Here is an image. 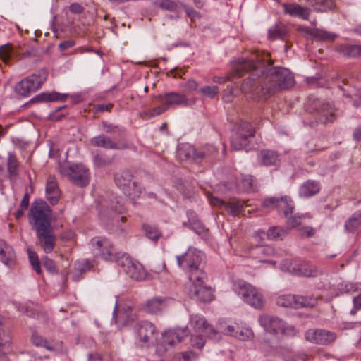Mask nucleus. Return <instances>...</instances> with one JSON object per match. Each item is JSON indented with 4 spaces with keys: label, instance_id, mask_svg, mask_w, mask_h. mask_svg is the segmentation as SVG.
<instances>
[{
    "label": "nucleus",
    "instance_id": "obj_1",
    "mask_svg": "<svg viewBox=\"0 0 361 361\" xmlns=\"http://www.w3.org/2000/svg\"><path fill=\"white\" fill-rule=\"evenodd\" d=\"M272 64L269 54L255 55L249 59L235 61L231 75L242 77L245 73H250L249 78L243 82V90L252 92L260 88L264 96L293 87L295 84L293 73L283 67L267 68Z\"/></svg>",
    "mask_w": 361,
    "mask_h": 361
},
{
    "label": "nucleus",
    "instance_id": "obj_2",
    "mask_svg": "<svg viewBox=\"0 0 361 361\" xmlns=\"http://www.w3.org/2000/svg\"><path fill=\"white\" fill-rule=\"evenodd\" d=\"M178 264L188 276L189 281L206 279L202 255L196 249L189 248L182 256H177Z\"/></svg>",
    "mask_w": 361,
    "mask_h": 361
},
{
    "label": "nucleus",
    "instance_id": "obj_3",
    "mask_svg": "<svg viewBox=\"0 0 361 361\" xmlns=\"http://www.w3.org/2000/svg\"><path fill=\"white\" fill-rule=\"evenodd\" d=\"M28 216L34 231L51 226L52 212L43 200H36L32 204Z\"/></svg>",
    "mask_w": 361,
    "mask_h": 361
},
{
    "label": "nucleus",
    "instance_id": "obj_4",
    "mask_svg": "<svg viewBox=\"0 0 361 361\" xmlns=\"http://www.w3.org/2000/svg\"><path fill=\"white\" fill-rule=\"evenodd\" d=\"M235 286V292L245 302L256 309L263 307L264 304L263 296L255 286L243 281L236 282Z\"/></svg>",
    "mask_w": 361,
    "mask_h": 361
},
{
    "label": "nucleus",
    "instance_id": "obj_5",
    "mask_svg": "<svg viewBox=\"0 0 361 361\" xmlns=\"http://www.w3.org/2000/svg\"><path fill=\"white\" fill-rule=\"evenodd\" d=\"M136 342L141 347H147L155 343L158 331L154 324L149 321H142L134 327Z\"/></svg>",
    "mask_w": 361,
    "mask_h": 361
},
{
    "label": "nucleus",
    "instance_id": "obj_6",
    "mask_svg": "<svg viewBox=\"0 0 361 361\" xmlns=\"http://www.w3.org/2000/svg\"><path fill=\"white\" fill-rule=\"evenodd\" d=\"M205 279L190 280L185 285V291L190 298L203 302H209L213 300L214 294L212 288L204 285Z\"/></svg>",
    "mask_w": 361,
    "mask_h": 361
},
{
    "label": "nucleus",
    "instance_id": "obj_7",
    "mask_svg": "<svg viewBox=\"0 0 361 361\" xmlns=\"http://www.w3.org/2000/svg\"><path fill=\"white\" fill-rule=\"evenodd\" d=\"M92 250L107 261L117 262L118 257L123 253L117 252L112 243L105 238H94L90 241Z\"/></svg>",
    "mask_w": 361,
    "mask_h": 361
},
{
    "label": "nucleus",
    "instance_id": "obj_8",
    "mask_svg": "<svg viewBox=\"0 0 361 361\" xmlns=\"http://www.w3.org/2000/svg\"><path fill=\"white\" fill-rule=\"evenodd\" d=\"M133 175L129 170H123L115 175L116 185L129 197L139 196L142 192L140 187L133 181Z\"/></svg>",
    "mask_w": 361,
    "mask_h": 361
},
{
    "label": "nucleus",
    "instance_id": "obj_9",
    "mask_svg": "<svg viewBox=\"0 0 361 361\" xmlns=\"http://www.w3.org/2000/svg\"><path fill=\"white\" fill-rule=\"evenodd\" d=\"M116 262L123 269V271L133 279L140 280L145 276L142 265L137 262H134L127 254L123 253L118 256Z\"/></svg>",
    "mask_w": 361,
    "mask_h": 361
},
{
    "label": "nucleus",
    "instance_id": "obj_10",
    "mask_svg": "<svg viewBox=\"0 0 361 361\" xmlns=\"http://www.w3.org/2000/svg\"><path fill=\"white\" fill-rule=\"evenodd\" d=\"M262 206L266 211L276 209L279 213H283L286 217L292 214L294 209L293 201L287 196L281 198L269 197L265 199L262 202Z\"/></svg>",
    "mask_w": 361,
    "mask_h": 361
},
{
    "label": "nucleus",
    "instance_id": "obj_11",
    "mask_svg": "<svg viewBox=\"0 0 361 361\" xmlns=\"http://www.w3.org/2000/svg\"><path fill=\"white\" fill-rule=\"evenodd\" d=\"M190 325L197 334H202L204 336L212 339H220L219 326L216 329H214L207 323L205 319L200 315H191Z\"/></svg>",
    "mask_w": 361,
    "mask_h": 361
},
{
    "label": "nucleus",
    "instance_id": "obj_12",
    "mask_svg": "<svg viewBox=\"0 0 361 361\" xmlns=\"http://www.w3.org/2000/svg\"><path fill=\"white\" fill-rule=\"evenodd\" d=\"M261 326L267 332L277 335L279 334H287L290 329L286 326L285 322L276 317L263 314L259 319Z\"/></svg>",
    "mask_w": 361,
    "mask_h": 361
},
{
    "label": "nucleus",
    "instance_id": "obj_13",
    "mask_svg": "<svg viewBox=\"0 0 361 361\" xmlns=\"http://www.w3.org/2000/svg\"><path fill=\"white\" fill-rule=\"evenodd\" d=\"M36 233L37 243V244L46 252H51L56 245V238L53 233L52 226L37 229Z\"/></svg>",
    "mask_w": 361,
    "mask_h": 361
},
{
    "label": "nucleus",
    "instance_id": "obj_14",
    "mask_svg": "<svg viewBox=\"0 0 361 361\" xmlns=\"http://www.w3.org/2000/svg\"><path fill=\"white\" fill-rule=\"evenodd\" d=\"M255 135V130L248 123H243L240 126L238 133L231 138V147L235 150L243 149L247 144V139Z\"/></svg>",
    "mask_w": 361,
    "mask_h": 361
},
{
    "label": "nucleus",
    "instance_id": "obj_15",
    "mask_svg": "<svg viewBox=\"0 0 361 361\" xmlns=\"http://www.w3.org/2000/svg\"><path fill=\"white\" fill-rule=\"evenodd\" d=\"M186 336L187 332L185 330L166 331L162 334L161 340L157 343V350L166 351L167 350V346L171 347L176 343H180Z\"/></svg>",
    "mask_w": 361,
    "mask_h": 361
},
{
    "label": "nucleus",
    "instance_id": "obj_16",
    "mask_svg": "<svg viewBox=\"0 0 361 361\" xmlns=\"http://www.w3.org/2000/svg\"><path fill=\"white\" fill-rule=\"evenodd\" d=\"M70 180L76 185L85 187L90 182L89 171L82 164H76L68 168Z\"/></svg>",
    "mask_w": 361,
    "mask_h": 361
},
{
    "label": "nucleus",
    "instance_id": "obj_17",
    "mask_svg": "<svg viewBox=\"0 0 361 361\" xmlns=\"http://www.w3.org/2000/svg\"><path fill=\"white\" fill-rule=\"evenodd\" d=\"M166 307V299L161 296H155L147 300L140 305V309L150 315L160 314Z\"/></svg>",
    "mask_w": 361,
    "mask_h": 361
},
{
    "label": "nucleus",
    "instance_id": "obj_18",
    "mask_svg": "<svg viewBox=\"0 0 361 361\" xmlns=\"http://www.w3.org/2000/svg\"><path fill=\"white\" fill-rule=\"evenodd\" d=\"M245 252L250 257L257 259L259 262H266L275 264L273 260H269L267 258L274 253V250L272 247L269 245H250L245 249Z\"/></svg>",
    "mask_w": 361,
    "mask_h": 361
},
{
    "label": "nucleus",
    "instance_id": "obj_19",
    "mask_svg": "<svg viewBox=\"0 0 361 361\" xmlns=\"http://www.w3.org/2000/svg\"><path fill=\"white\" fill-rule=\"evenodd\" d=\"M306 338L316 344L327 345L333 342L336 338V334L324 329H310L305 334Z\"/></svg>",
    "mask_w": 361,
    "mask_h": 361
},
{
    "label": "nucleus",
    "instance_id": "obj_20",
    "mask_svg": "<svg viewBox=\"0 0 361 361\" xmlns=\"http://www.w3.org/2000/svg\"><path fill=\"white\" fill-rule=\"evenodd\" d=\"M219 336L221 334H229L241 341H247L252 338V331L247 327L237 326H225L223 323L219 324Z\"/></svg>",
    "mask_w": 361,
    "mask_h": 361
},
{
    "label": "nucleus",
    "instance_id": "obj_21",
    "mask_svg": "<svg viewBox=\"0 0 361 361\" xmlns=\"http://www.w3.org/2000/svg\"><path fill=\"white\" fill-rule=\"evenodd\" d=\"M90 143L99 147H102L105 149H126L130 147V145L128 142H121L117 143L113 141L111 137L105 135H99L97 137H93L90 140Z\"/></svg>",
    "mask_w": 361,
    "mask_h": 361
},
{
    "label": "nucleus",
    "instance_id": "obj_22",
    "mask_svg": "<svg viewBox=\"0 0 361 361\" xmlns=\"http://www.w3.org/2000/svg\"><path fill=\"white\" fill-rule=\"evenodd\" d=\"M203 155L204 152H197V149L189 144L181 145L177 152V156L181 161L192 160L200 162V158Z\"/></svg>",
    "mask_w": 361,
    "mask_h": 361
},
{
    "label": "nucleus",
    "instance_id": "obj_23",
    "mask_svg": "<svg viewBox=\"0 0 361 361\" xmlns=\"http://www.w3.org/2000/svg\"><path fill=\"white\" fill-rule=\"evenodd\" d=\"M157 99L167 106V110L171 106L186 105L188 99L183 94L169 92L157 96Z\"/></svg>",
    "mask_w": 361,
    "mask_h": 361
},
{
    "label": "nucleus",
    "instance_id": "obj_24",
    "mask_svg": "<svg viewBox=\"0 0 361 361\" xmlns=\"http://www.w3.org/2000/svg\"><path fill=\"white\" fill-rule=\"evenodd\" d=\"M60 195L61 192L56 177L49 176L46 183V196L47 200L51 204H56L59 200Z\"/></svg>",
    "mask_w": 361,
    "mask_h": 361
},
{
    "label": "nucleus",
    "instance_id": "obj_25",
    "mask_svg": "<svg viewBox=\"0 0 361 361\" xmlns=\"http://www.w3.org/2000/svg\"><path fill=\"white\" fill-rule=\"evenodd\" d=\"M31 341L35 346L45 348L49 351H56L61 346V342L54 341V340L48 341L37 332L32 334Z\"/></svg>",
    "mask_w": 361,
    "mask_h": 361
},
{
    "label": "nucleus",
    "instance_id": "obj_26",
    "mask_svg": "<svg viewBox=\"0 0 361 361\" xmlns=\"http://www.w3.org/2000/svg\"><path fill=\"white\" fill-rule=\"evenodd\" d=\"M301 31L318 41L333 42L337 37L334 33L319 29L301 28Z\"/></svg>",
    "mask_w": 361,
    "mask_h": 361
},
{
    "label": "nucleus",
    "instance_id": "obj_27",
    "mask_svg": "<svg viewBox=\"0 0 361 361\" xmlns=\"http://www.w3.org/2000/svg\"><path fill=\"white\" fill-rule=\"evenodd\" d=\"M317 110L322 114L319 119L321 123L333 122L334 120V114L332 111V106L329 103H322L319 100L314 102Z\"/></svg>",
    "mask_w": 361,
    "mask_h": 361
},
{
    "label": "nucleus",
    "instance_id": "obj_28",
    "mask_svg": "<svg viewBox=\"0 0 361 361\" xmlns=\"http://www.w3.org/2000/svg\"><path fill=\"white\" fill-rule=\"evenodd\" d=\"M319 182L312 180L305 181L299 188V195L302 197H310L319 192Z\"/></svg>",
    "mask_w": 361,
    "mask_h": 361
},
{
    "label": "nucleus",
    "instance_id": "obj_29",
    "mask_svg": "<svg viewBox=\"0 0 361 361\" xmlns=\"http://www.w3.org/2000/svg\"><path fill=\"white\" fill-rule=\"evenodd\" d=\"M335 50L345 57H361V45L339 44L336 46Z\"/></svg>",
    "mask_w": 361,
    "mask_h": 361
},
{
    "label": "nucleus",
    "instance_id": "obj_30",
    "mask_svg": "<svg viewBox=\"0 0 361 361\" xmlns=\"http://www.w3.org/2000/svg\"><path fill=\"white\" fill-rule=\"evenodd\" d=\"M15 252L13 247L4 241L0 242V259L6 265L11 266L15 261Z\"/></svg>",
    "mask_w": 361,
    "mask_h": 361
},
{
    "label": "nucleus",
    "instance_id": "obj_31",
    "mask_svg": "<svg viewBox=\"0 0 361 361\" xmlns=\"http://www.w3.org/2000/svg\"><path fill=\"white\" fill-rule=\"evenodd\" d=\"M68 96L56 92H43L32 99V102L65 101Z\"/></svg>",
    "mask_w": 361,
    "mask_h": 361
},
{
    "label": "nucleus",
    "instance_id": "obj_32",
    "mask_svg": "<svg viewBox=\"0 0 361 361\" xmlns=\"http://www.w3.org/2000/svg\"><path fill=\"white\" fill-rule=\"evenodd\" d=\"M48 76L47 71L40 69L36 73L26 78L30 80V85L35 86V92L41 87L42 85L46 81Z\"/></svg>",
    "mask_w": 361,
    "mask_h": 361
},
{
    "label": "nucleus",
    "instance_id": "obj_33",
    "mask_svg": "<svg viewBox=\"0 0 361 361\" xmlns=\"http://www.w3.org/2000/svg\"><path fill=\"white\" fill-rule=\"evenodd\" d=\"M243 204L244 202L240 200L231 199L225 204V209L231 215L233 216H239L244 212Z\"/></svg>",
    "mask_w": 361,
    "mask_h": 361
},
{
    "label": "nucleus",
    "instance_id": "obj_34",
    "mask_svg": "<svg viewBox=\"0 0 361 361\" xmlns=\"http://www.w3.org/2000/svg\"><path fill=\"white\" fill-rule=\"evenodd\" d=\"M308 4L314 8L315 10L319 11H327L334 8L335 4L334 0H304Z\"/></svg>",
    "mask_w": 361,
    "mask_h": 361
},
{
    "label": "nucleus",
    "instance_id": "obj_35",
    "mask_svg": "<svg viewBox=\"0 0 361 361\" xmlns=\"http://www.w3.org/2000/svg\"><path fill=\"white\" fill-rule=\"evenodd\" d=\"M153 4L154 6L162 10L171 12L177 11L179 8L183 7V5L180 2H176L172 0H155L153 2Z\"/></svg>",
    "mask_w": 361,
    "mask_h": 361
},
{
    "label": "nucleus",
    "instance_id": "obj_36",
    "mask_svg": "<svg viewBox=\"0 0 361 361\" xmlns=\"http://www.w3.org/2000/svg\"><path fill=\"white\" fill-rule=\"evenodd\" d=\"M318 273L319 271L314 266L298 263L295 275L306 277H314L317 276Z\"/></svg>",
    "mask_w": 361,
    "mask_h": 361
},
{
    "label": "nucleus",
    "instance_id": "obj_37",
    "mask_svg": "<svg viewBox=\"0 0 361 361\" xmlns=\"http://www.w3.org/2000/svg\"><path fill=\"white\" fill-rule=\"evenodd\" d=\"M295 308L313 307L317 304V299L313 297L295 295Z\"/></svg>",
    "mask_w": 361,
    "mask_h": 361
},
{
    "label": "nucleus",
    "instance_id": "obj_38",
    "mask_svg": "<svg viewBox=\"0 0 361 361\" xmlns=\"http://www.w3.org/2000/svg\"><path fill=\"white\" fill-rule=\"evenodd\" d=\"M16 91L18 94L26 97L35 92V86L30 85V80L25 78L16 86Z\"/></svg>",
    "mask_w": 361,
    "mask_h": 361
},
{
    "label": "nucleus",
    "instance_id": "obj_39",
    "mask_svg": "<svg viewBox=\"0 0 361 361\" xmlns=\"http://www.w3.org/2000/svg\"><path fill=\"white\" fill-rule=\"evenodd\" d=\"M345 228L348 232H354L361 226V212L354 213L345 222Z\"/></svg>",
    "mask_w": 361,
    "mask_h": 361
},
{
    "label": "nucleus",
    "instance_id": "obj_40",
    "mask_svg": "<svg viewBox=\"0 0 361 361\" xmlns=\"http://www.w3.org/2000/svg\"><path fill=\"white\" fill-rule=\"evenodd\" d=\"M260 159L262 164L265 166L274 165L278 161L277 154L271 150H262L260 152Z\"/></svg>",
    "mask_w": 361,
    "mask_h": 361
},
{
    "label": "nucleus",
    "instance_id": "obj_41",
    "mask_svg": "<svg viewBox=\"0 0 361 361\" xmlns=\"http://www.w3.org/2000/svg\"><path fill=\"white\" fill-rule=\"evenodd\" d=\"M19 163L13 154H9L8 157L7 170L11 178H16L18 175Z\"/></svg>",
    "mask_w": 361,
    "mask_h": 361
},
{
    "label": "nucleus",
    "instance_id": "obj_42",
    "mask_svg": "<svg viewBox=\"0 0 361 361\" xmlns=\"http://www.w3.org/2000/svg\"><path fill=\"white\" fill-rule=\"evenodd\" d=\"M288 233V229L283 228L280 226H272L270 227L267 232V238L270 240H279L282 239Z\"/></svg>",
    "mask_w": 361,
    "mask_h": 361
},
{
    "label": "nucleus",
    "instance_id": "obj_43",
    "mask_svg": "<svg viewBox=\"0 0 361 361\" xmlns=\"http://www.w3.org/2000/svg\"><path fill=\"white\" fill-rule=\"evenodd\" d=\"M143 230L145 231V235L149 238L154 241H157L161 236V233L159 230V228L152 225L149 224H144L142 226Z\"/></svg>",
    "mask_w": 361,
    "mask_h": 361
},
{
    "label": "nucleus",
    "instance_id": "obj_44",
    "mask_svg": "<svg viewBox=\"0 0 361 361\" xmlns=\"http://www.w3.org/2000/svg\"><path fill=\"white\" fill-rule=\"evenodd\" d=\"M136 314H124L117 313L116 316V322L120 326H124L130 324L136 319Z\"/></svg>",
    "mask_w": 361,
    "mask_h": 361
},
{
    "label": "nucleus",
    "instance_id": "obj_45",
    "mask_svg": "<svg viewBox=\"0 0 361 361\" xmlns=\"http://www.w3.org/2000/svg\"><path fill=\"white\" fill-rule=\"evenodd\" d=\"M276 303L278 305L284 307L295 308V295H283L277 298Z\"/></svg>",
    "mask_w": 361,
    "mask_h": 361
},
{
    "label": "nucleus",
    "instance_id": "obj_46",
    "mask_svg": "<svg viewBox=\"0 0 361 361\" xmlns=\"http://www.w3.org/2000/svg\"><path fill=\"white\" fill-rule=\"evenodd\" d=\"M298 262L292 259H286L281 263V269L284 271L290 272L295 275Z\"/></svg>",
    "mask_w": 361,
    "mask_h": 361
},
{
    "label": "nucleus",
    "instance_id": "obj_47",
    "mask_svg": "<svg viewBox=\"0 0 361 361\" xmlns=\"http://www.w3.org/2000/svg\"><path fill=\"white\" fill-rule=\"evenodd\" d=\"M13 54V50L10 44H5L0 47V59L5 64H10V60Z\"/></svg>",
    "mask_w": 361,
    "mask_h": 361
},
{
    "label": "nucleus",
    "instance_id": "obj_48",
    "mask_svg": "<svg viewBox=\"0 0 361 361\" xmlns=\"http://www.w3.org/2000/svg\"><path fill=\"white\" fill-rule=\"evenodd\" d=\"M242 188L247 192H254L256 190V181L252 176H245L243 178Z\"/></svg>",
    "mask_w": 361,
    "mask_h": 361
},
{
    "label": "nucleus",
    "instance_id": "obj_49",
    "mask_svg": "<svg viewBox=\"0 0 361 361\" xmlns=\"http://www.w3.org/2000/svg\"><path fill=\"white\" fill-rule=\"evenodd\" d=\"M161 105L152 108L150 110L143 113L144 118H150L155 116H159L167 111V106L161 102Z\"/></svg>",
    "mask_w": 361,
    "mask_h": 361
},
{
    "label": "nucleus",
    "instance_id": "obj_50",
    "mask_svg": "<svg viewBox=\"0 0 361 361\" xmlns=\"http://www.w3.org/2000/svg\"><path fill=\"white\" fill-rule=\"evenodd\" d=\"M284 35L285 30L282 26L276 25L275 27L269 29L268 38L271 40L282 39Z\"/></svg>",
    "mask_w": 361,
    "mask_h": 361
},
{
    "label": "nucleus",
    "instance_id": "obj_51",
    "mask_svg": "<svg viewBox=\"0 0 361 361\" xmlns=\"http://www.w3.org/2000/svg\"><path fill=\"white\" fill-rule=\"evenodd\" d=\"M219 87L217 86H205L200 90V92L204 97L214 98L219 93Z\"/></svg>",
    "mask_w": 361,
    "mask_h": 361
},
{
    "label": "nucleus",
    "instance_id": "obj_52",
    "mask_svg": "<svg viewBox=\"0 0 361 361\" xmlns=\"http://www.w3.org/2000/svg\"><path fill=\"white\" fill-rule=\"evenodd\" d=\"M197 152H204V155L202 156V157L200 158V161H201L204 159L213 157L217 152L216 147L210 145H205L200 149H197Z\"/></svg>",
    "mask_w": 361,
    "mask_h": 361
},
{
    "label": "nucleus",
    "instance_id": "obj_53",
    "mask_svg": "<svg viewBox=\"0 0 361 361\" xmlns=\"http://www.w3.org/2000/svg\"><path fill=\"white\" fill-rule=\"evenodd\" d=\"M197 336H192L190 338L191 346L197 348H202L204 345L205 341L202 336H204L202 334H199Z\"/></svg>",
    "mask_w": 361,
    "mask_h": 361
},
{
    "label": "nucleus",
    "instance_id": "obj_54",
    "mask_svg": "<svg viewBox=\"0 0 361 361\" xmlns=\"http://www.w3.org/2000/svg\"><path fill=\"white\" fill-rule=\"evenodd\" d=\"M192 230H194L199 235H204L207 233V229L202 224L200 220L196 221H191L190 225L188 226Z\"/></svg>",
    "mask_w": 361,
    "mask_h": 361
},
{
    "label": "nucleus",
    "instance_id": "obj_55",
    "mask_svg": "<svg viewBox=\"0 0 361 361\" xmlns=\"http://www.w3.org/2000/svg\"><path fill=\"white\" fill-rule=\"evenodd\" d=\"M183 8H184L187 16L190 18L192 22H195L197 20L200 19V13L192 8L186 6L185 5H183Z\"/></svg>",
    "mask_w": 361,
    "mask_h": 361
},
{
    "label": "nucleus",
    "instance_id": "obj_56",
    "mask_svg": "<svg viewBox=\"0 0 361 361\" xmlns=\"http://www.w3.org/2000/svg\"><path fill=\"white\" fill-rule=\"evenodd\" d=\"M93 267L92 263L87 259L79 261L76 263V268L81 272L90 270Z\"/></svg>",
    "mask_w": 361,
    "mask_h": 361
},
{
    "label": "nucleus",
    "instance_id": "obj_57",
    "mask_svg": "<svg viewBox=\"0 0 361 361\" xmlns=\"http://www.w3.org/2000/svg\"><path fill=\"white\" fill-rule=\"evenodd\" d=\"M43 265L49 273H51V274L57 273V268L55 265L54 262L52 259H49L48 257L44 258Z\"/></svg>",
    "mask_w": 361,
    "mask_h": 361
},
{
    "label": "nucleus",
    "instance_id": "obj_58",
    "mask_svg": "<svg viewBox=\"0 0 361 361\" xmlns=\"http://www.w3.org/2000/svg\"><path fill=\"white\" fill-rule=\"evenodd\" d=\"M284 9L286 13L291 16H296L299 10H302V6L298 4H284Z\"/></svg>",
    "mask_w": 361,
    "mask_h": 361
},
{
    "label": "nucleus",
    "instance_id": "obj_59",
    "mask_svg": "<svg viewBox=\"0 0 361 361\" xmlns=\"http://www.w3.org/2000/svg\"><path fill=\"white\" fill-rule=\"evenodd\" d=\"M305 216L302 215V216H290V217H287L288 218V224L292 227V228H295L297 227L298 226H300L301 224V219L302 218H304Z\"/></svg>",
    "mask_w": 361,
    "mask_h": 361
},
{
    "label": "nucleus",
    "instance_id": "obj_60",
    "mask_svg": "<svg viewBox=\"0 0 361 361\" xmlns=\"http://www.w3.org/2000/svg\"><path fill=\"white\" fill-rule=\"evenodd\" d=\"M94 162L97 166L102 167L108 165L110 161L106 160L103 156L97 154L94 157Z\"/></svg>",
    "mask_w": 361,
    "mask_h": 361
},
{
    "label": "nucleus",
    "instance_id": "obj_61",
    "mask_svg": "<svg viewBox=\"0 0 361 361\" xmlns=\"http://www.w3.org/2000/svg\"><path fill=\"white\" fill-rule=\"evenodd\" d=\"M315 234V230L311 226H305L300 228V235L303 237L310 238Z\"/></svg>",
    "mask_w": 361,
    "mask_h": 361
},
{
    "label": "nucleus",
    "instance_id": "obj_62",
    "mask_svg": "<svg viewBox=\"0 0 361 361\" xmlns=\"http://www.w3.org/2000/svg\"><path fill=\"white\" fill-rule=\"evenodd\" d=\"M183 87L188 91H194L197 89L198 83L195 80L190 79L183 85Z\"/></svg>",
    "mask_w": 361,
    "mask_h": 361
},
{
    "label": "nucleus",
    "instance_id": "obj_63",
    "mask_svg": "<svg viewBox=\"0 0 361 361\" xmlns=\"http://www.w3.org/2000/svg\"><path fill=\"white\" fill-rule=\"evenodd\" d=\"M133 304H124L121 307L118 313L133 314Z\"/></svg>",
    "mask_w": 361,
    "mask_h": 361
},
{
    "label": "nucleus",
    "instance_id": "obj_64",
    "mask_svg": "<svg viewBox=\"0 0 361 361\" xmlns=\"http://www.w3.org/2000/svg\"><path fill=\"white\" fill-rule=\"evenodd\" d=\"M75 44L74 41L73 40H65L59 43V48L61 51H65L72 47H73Z\"/></svg>",
    "mask_w": 361,
    "mask_h": 361
}]
</instances>
